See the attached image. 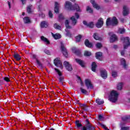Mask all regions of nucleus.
I'll list each match as a JSON object with an SVG mask.
<instances>
[{
	"mask_svg": "<svg viewBox=\"0 0 130 130\" xmlns=\"http://www.w3.org/2000/svg\"><path fill=\"white\" fill-rule=\"evenodd\" d=\"M64 8L68 11H76V12H82V10H81V9L80 8V6H79L78 4H75L73 5L72 3H71L70 1L66 2Z\"/></svg>",
	"mask_w": 130,
	"mask_h": 130,
	"instance_id": "obj_1",
	"label": "nucleus"
},
{
	"mask_svg": "<svg viewBox=\"0 0 130 130\" xmlns=\"http://www.w3.org/2000/svg\"><path fill=\"white\" fill-rule=\"evenodd\" d=\"M106 26H117L118 25V20L116 17L114 16L111 19V18H108L106 20Z\"/></svg>",
	"mask_w": 130,
	"mask_h": 130,
	"instance_id": "obj_2",
	"label": "nucleus"
},
{
	"mask_svg": "<svg viewBox=\"0 0 130 130\" xmlns=\"http://www.w3.org/2000/svg\"><path fill=\"white\" fill-rule=\"evenodd\" d=\"M118 95H119V93H118L117 91L113 90L111 92L110 95L109 96V99L110 101H111V102H113V103H115V102L117 101Z\"/></svg>",
	"mask_w": 130,
	"mask_h": 130,
	"instance_id": "obj_3",
	"label": "nucleus"
},
{
	"mask_svg": "<svg viewBox=\"0 0 130 130\" xmlns=\"http://www.w3.org/2000/svg\"><path fill=\"white\" fill-rule=\"evenodd\" d=\"M64 24H65V27H66V29H65V31L66 32V36L67 37H69V38H72V33L71 32V31H70V30H69L68 29H72V26L71 25H70V21H69V20H66L64 22Z\"/></svg>",
	"mask_w": 130,
	"mask_h": 130,
	"instance_id": "obj_4",
	"label": "nucleus"
},
{
	"mask_svg": "<svg viewBox=\"0 0 130 130\" xmlns=\"http://www.w3.org/2000/svg\"><path fill=\"white\" fill-rule=\"evenodd\" d=\"M85 122H86L85 125L83 126L82 128H81V130H95V127L93 126L91 124H90V121H89V119H85Z\"/></svg>",
	"mask_w": 130,
	"mask_h": 130,
	"instance_id": "obj_5",
	"label": "nucleus"
},
{
	"mask_svg": "<svg viewBox=\"0 0 130 130\" xmlns=\"http://www.w3.org/2000/svg\"><path fill=\"white\" fill-rule=\"evenodd\" d=\"M121 40L123 41V43H125V45H123L124 49H127V47L130 46V39L129 37H126L125 38H121Z\"/></svg>",
	"mask_w": 130,
	"mask_h": 130,
	"instance_id": "obj_6",
	"label": "nucleus"
},
{
	"mask_svg": "<svg viewBox=\"0 0 130 130\" xmlns=\"http://www.w3.org/2000/svg\"><path fill=\"white\" fill-rule=\"evenodd\" d=\"M79 18H80V15H79V13H75V16H73L70 18V20H71L72 22V25L73 26H75V25L77 24V22H78L77 20H78V19H79Z\"/></svg>",
	"mask_w": 130,
	"mask_h": 130,
	"instance_id": "obj_7",
	"label": "nucleus"
},
{
	"mask_svg": "<svg viewBox=\"0 0 130 130\" xmlns=\"http://www.w3.org/2000/svg\"><path fill=\"white\" fill-rule=\"evenodd\" d=\"M60 44V48L62 54L65 57H68V56H69V54L68 53V51H67V48L64 47V44H63L62 42H61Z\"/></svg>",
	"mask_w": 130,
	"mask_h": 130,
	"instance_id": "obj_8",
	"label": "nucleus"
},
{
	"mask_svg": "<svg viewBox=\"0 0 130 130\" xmlns=\"http://www.w3.org/2000/svg\"><path fill=\"white\" fill-rule=\"evenodd\" d=\"M85 84L87 89H93L94 88L90 79H85Z\"/></svg>",
	"mask_w": 130,
	"mask_h": 130,
	"instance_id": "obj_9",
	"label": "nucleus"
},
{
	"mask_svg": "<svg viewBox=\"0 0 130 130\" xmlns=\"http://www.w3.org/2000/svg\"><path fill=\"white\" fill-rule=\"evenodd\" d=\"M104 24V21H103V18L101 17L98 20V22L95 24V26L97 28H102Z\"/></svg>",
	"mask_w": 130,
	"mask_h": 130,
	"instance_id": "obj_10",
	"label": "nucleus"
},
{
	"mask_svg": "<svg viewBox=\"0 0 130 130\" xmlns=\"http://www.w3.org/2000/svg\"><path fill=\"white\" fill-rule=\"evenodd\" d=\"M63 66H64L66 69L67 71H69V72H72V71H73V67H72V65L70 64V62L64 61Z\"/></svg>",
	"mask_w": 130,
	"mask_h": 130,
	"instance_id": "obj_11",
	"label": "nucleus"
},
{
	"mask_svg": "<svg viewBox=\"0 0 130 130\" xmlns=\"http://www.w3.org/2000/svg\"><path fill=\"white\" fill-rule=\"evenodd\" d=\"M123 16L125 17L127 16V15L129 14V9L126 6L124 5L123 7V11H122Z\"/></svg>",
	"mask_w": 130,
	"mask_h": 130,
	"instance_id": "obj_12",
	"label": "nucleus"
},
{
	"mask_svg": "<svg viewBox=\"0 0 130 130\" xmlns=\"http://www.w3.org/2000/svg\"><path fill=\"white\" fill-rule=\"evenodd\" d=\"M54 64H55V67H57L60 68H62V63H61V61L57 58L54 60Z\"/></svg>",
	"mask_w": 130,
	"mask_h": 130,
	"instance_id": "obj_13",
	"label": "nucleus"
},
{
	"mask_svg": "<svg viewBox=\"0 0 130 130\" xmlns=\"http://www.w3.org/2000/svg\"><path fill=\"white\" fill-rule=\"evenodd\" d=\"M101 76L103 79H107V71L105 69L100 70Z\"/></svg>",
	"mask_w": 130,
	"mask_h": 130,
	"instance_id": "obj_14",
	"label": "nucleus"
},
{
	"mask_svg": "<svg viewBox=\"0 0 130 130\" xmlns=\"http://www.w3.org/2000/svg\"><path fill=\"white\" fill-rule=\"evenodd\" d=\"M72 50L73 53H75V54H76V55H77V56H82V53L81 52V51H80V50L77 49L75 47H73L72 48Z\"/></svg>",
	"mask_w": 130,
	"mask_h": 130,
	"instance_id": "obj_15",
	"label": "nucleus"
},
{
	"mask_svg": "<svg viewBox=\"0 0 130 130\" xmlns=\"http://www.w3.org/2000/svg\"><path fill=\"white\" fill-rule=\"evenodd\" d=\"M84 44L86 47H88V48H93V47H94L93 43L90 42V41L88 39H86L85 40Z\"/></svg>",
	"mask_w": 130,
	"mask_h": 130,
	"instance_id": "obj_16",
	"label": "nucleus"
},
{
	"mask_svg": "<svg viewBox=\"0 0 130 130\" xmlns=\"http://www.w3.org/2000/svg\"><path fill=\"white\" fill-rule=\"evenodd\" d=\"M90 3L94 9H96V10H100V6L96 3L95 0H90Z\"/></svg>",
	"mask_w": 130,
	"mask_h": 130,
	"instance_id": "obj_17",
	"label": "nucleus"
},
{
	"mask_svg": "<svg viewBox=\"0 0 130 130\" xmlns=\"http://www.w3.org/2000/svg\"><path fill=\"white\" fill-rule=\"evenodd\" d=\"M75 60L77 63H79L82 68H85V63L84 61L79 58L75 59Z\"/></svg>",
	"mask_w": 130,
	"mask_h": 130,
	"instance_id": "obj_18",
	"label": "nucleus"
},
{
	"mask_svg": "<svg viewBox=\"0 0 130 130\" xmlns=\"http://www.w3.org/2000/svg\"><path fill=\"white\" fill-rule=\"evenodd\" d=\"M54 12L56 14H58L59 13V8L58 7V3L57 2L55 3V7L54 8Z\"/></svg>",
	"mask_w": 130,
	"mask_h": 130,
	"instance_id": "obj_19",
	"label": "nucleus"
},
{
	"mask_svg": "<svg viewBox=\"0 0 130 130\" xmlns=\"http://www.w3.org/2000/svg\"><path fill=\"white\" fill-rule=\"evenodd\" d=\"M41 40L43 41V42H45L46 44H50V41H49L47 38H45V37L43 36L41 37Z\"/></svg>",
	"mask_w": 130,
	"mask_h": 130,
	"instance_id": "obj_20",
	"label": "nucleus"
},
{
	"mask_svg": "<svg viewBox=\"0 0 130 130\" xmlns=\"http://www.w3.org/2000/svg\"><path fill=\"white\" fill-rule=\"evenodd\" d=\"M116 40H117V37H116V35H113L111 36L110 39V42L111 43H112L113 42H115V41H116Z\"/></svg>",
	"mask_w": 130,
	"mask_h": 130,
	"instance_id": "obj_21",
	"label": "nucleus"
},
{
	"mask_svg": "<svg viewBox=\"0 0 130 130\" xmlns=\"http://www.w3.org/2000/svg\"><path fill=\"white\" fill-rule=\"evenodd\" d=\"M97 64L95 62H92L91 64V71L92 72H96V69H97Z\"/></svg>",
	"mask_w": 130,
	"mask_h": 130,
	"instance_id": "obj_22",
	"label": "nucleus"
},
{
	"mask_svg": "<svg viewBox=\"0 0 130 130\" xmlns=\"http://www.w3.org/2000/svg\"><path fill=\"white\" fill-rule=\"evenodd\" d=\"M23 22L24 24H30L31 23V20L28 16H26L23 18Z\"/></svg>",
	"mask_w": 130,
	"mask_h": 130,
	"instance_id": "obj_23",
	"label": "nucleus"
},
{
	"mask_svg": "<svg viewBox=\"0 0 130 130\" xmlns=\"http://www.w3.org/2000/svg\"><path fill=\"white\" fill-rule=\"evenodd\" d=\"M13 57L15 58V59H16V60H17V61H19V60H21V56L20 55V54H18V53H15L13 55Z\"/></svg>",
	"mask_w": 130,
	"mask_h": 130,
	"instance_id": "obj_24",
	"label": "nucleus"
},
{
	"mask_svg": "<svg viewBox=\"0 0 130 130\" xmlns=\"http://www.w3.org/2000/svg\"><path fill=\"white\" fill-rule=\"evenodd\" d=\"M52 35L53 38L55 39V40H57V39H60V38H61V36H60V34H53V33H52Z\"/></svg>",
	"mask_w": 130,
	"mask_h": 130,
	"instance_id": "obj_25",
	"label": "nucleus"
},
{
	"mask_svg": "<svg viewBox=\"0 0 130 130\" xmlns=\"http://www.w3.org/2000/svg\"><path fill=\"white\" fill-rule=\"evenodd\" d=\"M122 88H123V83L120 82L117 85V89L119 91H121L122 90Z\"/></svg>",
	"mask_w": 130,
	"mask_h": 130,
	"instance_id": "obj_26",
	"label": "nucleus"
},
{
	"mask_svg": "<svg viewBox=\"0 0 130 130\" xmlns=\"http://www.w3.org/2000/svg\"><path fill=\"white\" fill-rule=\"evenodd\" d=\"M122 121L128 122L130 121V115L125 116L122 117Z\"/></svg>",
	"mask_w": 130,
	"mask_h": 130,
	"instance_id": "obj_27",
	"label": "nucleus"
},
{
	"mask_svg": "<svg viewBox=\"0 0 130 130\" xmlns=\"http://www.w3.org/2000/svg\"><path fill=\"white\" fill-rule=\"evenodd\" d=\"M102 56V52H98L95 53V57L96 59H99V60H101V59H100V57Z\"/></svg>",
	"mask_w": 130,
	"mask_h": 130,
	"instance_id": "obj_28",
	"label": "nucleus"
},
{
	"mask_svg": "<svg viewBox=\"0 0 130 130\" xmlns=\"http://www.w3.org/2000/svg\"><path fill=\"white\" fill-rule=\"evenodd\" d=\"M26 13L31 14L32 13V5H29L26 7Z\"/></svg>",
	"mask_w": 130,
	"mask_h": 130,
	"instance_id": "obj_29",
	"label": "nucleus"
},
{
	"mask_svg": "<svg viewBox=\"0 0 130 130\" xmlns=\"http://www.w3.org/2000/svg\"><path fill=\"white\" fill-rule=\"evenodd\" d=\"M75 125L77 126V128H80V127H82V126H83V124L80 122V120H77L75 121Z\"/></svg>",
	"mask_w": 130,
	"mask_h": 130,
	"instance_id": "obj_30",
	"label": "nucleus"
},
{
	"mask_svg": "<svg viewBox=\"0 0 130 130\" xmlns=\"http://www.w3.org/2000/svg\"><path fill=\"white\" fill-rule=\"evenodd\" d=\"M95 102L98 105H102V104H104V101L100 99L99 98L96 99Z\"/></svg>",
	"mask_w": 130,
	"mask_h": 130,
	"instance_id": "obj_31",
	"label": "nucleus"
},
{
	"mask_svg": "<svg viewBox=\"0 0 130 130\" xmlns=\"http://www.w3.org/2000/svg\"><path fill=\"white\" fill-rule=\"evenodd\" d=\"M48 26L47 22L45 21H43L41 23V28H47Z\"/></svg>",
	"mask_w": 130,
	"mask_h": 130,
	"instance_id": "obj_32",
	"label": "nucleus"
},
{
	"mask_svg": "<svg viewBox=\"0 0 130 130\" xmlns=\"http://www.w3.org/2000/svg\"><path fill=\"white\" fill-rule=\"evenodd\" d=\"M121 64L123 66L124 69L126 68V61H125V59H124V58H122L121 59Z\"/></svg>",
	"mask_w": 130,
	"mask_h": 130,
	"instance_id": "obj_33",
	"label": "nucleus"
},
{
	"mask_svg": "<svg viewBox=\"0 0 130 130\" xmlns=\"http://www.w3.org/2000/svg\"><path fill=\"white\" fill-rule=\"evenodd\" d=\"M80 91L82 94H84V95H88L89 94V92L87 91V90L81 87L80 88Z\"/></svg>",
	"mask_w": 130,
	"mask_h": 130,
	"instance_id": "obj_34",
	"label": "nucleus"
},
{
	"mask_svg": "<svg viewBox=\"0 0 130 130\" xmlns=\"http://www.w3.org/2000/svg\"><path fill=\"white\" fill-rule=\"evenodd\" d=\"M95 46L98 49H101L102 47H103V45H102V43L98 42L95 44Z\"/></svg>",
	"mask_w": 130,
	"mask_h": 130,
	"instance_id": "obj_35",
	"label": "nucleus"
},
{
	"mask_svg": "<svg viewBox=\"0 0 130 130\" xmlns=\"http://www.w3.org/2000/svg\"><path fill=\"white\" fill-rule=\"evenodd\" d=\"M76 42H81L82 39V35H79L75 37Z\"/></svg>",
	"mask_w": 130,
	"mask_h": 130,
	"instance_id": "obj_36",
	"label": "nucleus"
},
{
	"mask_svg": "<svg viewBox=\"0 0 130 130\" xmlns=\"http://www.w3.org/2000/svg\"><path fill=\"white\" fill-rule=\"evenodd\" d=\"M54 29H56V30H61V26L60 25L57 24V23H55L54 24Z\"/></svg>",
	"mask_w": 130,
	"mask_h": 130,
	"instance_id": "obj_37",
	"label": "nucleus"
},
{
	"mask_svg": "<svg viewBox=\"0 0 130 130\" xmlns=\"http://www.w3.org/2000/svg\"><path fill=\"white\" fill-rule=\"evenodd\" d=\"M84 56H91L92 53L89 51H85L84 53Z\"/></svg>",
	"mask_w": 130,
	"mask_h": 130,
	"instance_id": "obj_38",
	"label": "nucleus"
},
{
	"mask_svg": "<svg viewBox=\"0 0 130 130\" xmlns=\"http://www.w3.org/2000/svg\"><path fill=\"white\" fill-rule=\"evenodd\" d=\"M87 27H88V28H90V29H92V28H94V22H90L89 23H88Z\"/></svg>",
	"mask_w": 130,
	"mask_h": 130,
	"instance_id": "obj_39",
	"label": "nucleus"
},
{
	"mask_svg": "<svg viewBox=\"0 0 130 130\" xmlns=\"http://www.w3.org/2000/svg\"><path fill=\"white\" fill-rule=\"evenodd\" d=\"M93 37L94 39H95V40H99V39H100V38L99 37L98 34L96 32L93 34Z\"/></svg>",
	"mask_w": 130,
	"mask_h": 130,
	"instance_id": "obj_40",
	"label": "nucleus"
},
{
	"mask_svg": "<svg viewBox=\"0 0 130 130\" xmlns=\"http://www.w3.org/2000/svg\"><path fill=\"white\" fill-rule=\"evenodd\" d=\"M86 12H88L89 14H93V10L92 8L89 6L86 7Z\"/></svg>",
	"mask_w": 130,
	"mask_h": 130,
	"instance_id": "obj_41",
	"label": "nucleus"
},
{
	"mask_svg": "<svg viewBox=\"0 0 130 130\" xmlns=\"http://www.w3.org/2000/svg\"><path fill=\"white\" fill-rule=\"evenodd\" d=\"M37 63L38 64V66H39V68H40V69H43V65L42 64V63L40 61H39V60L37 59Z\"/></svg>",
	"mask_w": 130,
	"mask_h": 130,
	"instance_id": "obj_42",
	"label": "nucleus"
},
{
	"mask_svg": "<svg viewBox=\"0 0 130 130\" xmlns=\"http://www.w3.org/2000/svg\"><path fill=\"white\" fill-rule=\"evenodd\" d=\"M118 32L120 34H123L125 32V29L124 28H119Z\"/></svg>",
	"mask_w": 130,
	"mask_h": 130,
	"instance_id": "obj_43",
	"label": "nucleus"
},
{
	"mask_svg": "<svg viewBox=\"0 0 130 130\" xmlns=\"http://www.w3.org/2000/svg\"><path fill=\"white\" fill-rule=\"evenodd\" d=\"M58 20H59V21H61L62 20H64V16H63L62 14H60L58 16Z\"/></svg>",
	"mask_w": 130,
	"mask_h": 130,
	"instance_id": "obj_44",
	"label": "nucleus"
},
{
	"mask_svg": "<svg viewBox=\"0 0 130 130\" xmlns=\"http://www.w3.org/2000/svg\"><path fill=\"white\" fill-rule=\"evenodd\" d=\"M112 77L113 78H116V77H117V72L116 71H112Z\"/></svg>",
	"mask_w": 130,
	"mask_h": 130,
	"instance_id": "obj_45",
	"label": "nucleus"
},
{
	"mask_svg": "<svg viewBox=\"0 0 130 130\" xmlns=\"http://www.w3.org/2000/svg\"><path fill=\"white\" fill-rule=\"evenodd\" d=\"M55 72H56L58 75V76H59V77H61L62 76V74H61V72L57 69L55 68Z\"/></svg>",
	"mask_w": 130,
	"mask_h": 130,
	"instance_id": "obj_46",
	"label": "nucleus"
},
{
	"mask_svg": "<svg viewBox=\"0 0 130 130\" xmlns=\"http://www.w3.org/2000/svg\"><path fill=\"white\" fill-rule=\"evenodd\" d=\"M63 80H64V78L62 77H60L59 78V82L60 83V84H61V85H63Z\"/></svg>",
	"mask_w": 130,
	"mask_h": 130,
	"instance_id": "obj_47",
	"label": "nucleus"
},
{
	"mask_svg": "<svg viewBox=\"0 0 130 130\" xmlns=\"http://www.w3.org/2000/svg\"><path fill=\"white\" fill-rule=\"evenodd\" d=\"M4 80L5 81V82H7V83H9V82H11V80H10V78L8 77H4Z\"/></svg>",
	"mask_w": 130,
	"mask_h": 130,
	"instance_id": "obj_48",
	"label": "nucleus"
},
{
	"mask_svg": "<svg viewBox=\"0 0 130 130\" xmlns=\"http://www.w3.org/2000/svg\"><path fill=\"white\" fill-rule=\"evenodd\" d=\"M100 125H101V126H102V127H103V128H104V129L109 130V129H108V128L107 127H106V125H105L102 123H100Z\"/></svg>",
	"mask_w": 130,
	"mask_h": 130,
	"instance_id": "obj_49",
	"label": "nucleus"
},
{
	"mask_svg": "<svg viewBox=\"0 0 130 130\" xmlns=\"http://www.w3.org/2000/svg\"><path fill=\"white\" fill-rule=\"evenodd\" d=\"M44 52H45V53L48 55H50L51 54L50 51L46 49L44 50Z\"/></svg>",
	"mask_w": 130,
	"mask_h": 130,
	"instance_id": "obj_50",
	"label": "nucleus"
},
{
	"mask_svg": "<svg viewBox=\"0 0 130 130\" xmlns=\"http://www.w3.org/2000/svg\"><path fill=\"white\" fill-rule=\"evenodd\" d=\"M89 108V106H88L87 105H86L85 107H83L82 109H83V110H84V111H88V108Z\"/></svg>",
	"mask_w": 130,
	"mask_h": 130,
	"instance_id": "obj_51",
	"label": "nucleus"
},
{
	"mask_svg": "<svg viewBox=\"0 0 130 130\" xmlns=\"http://www.w3.org/2000/svg\"><path fill=\"white\" fill-rule=\"evenodd\" d=\"M98 119H99V120L102 121V120H103V119H104V117L102 115H99Z\"/></svg>",
	"mask_w": 130,
	"mask_h": 130,
	"instance_id": "obj_52",
	"label": "nucleus"
},
{
	"mask_svg": "<svg viewBox=\"0 0 130 130\" xmlns=\"http://www.w3.org/2000/svg\"><path fill=\"white\" fill-rule=\"evenodd\" d=\"M32 59H36V61H37V55H36V54H33L32 55Z\"/></svg>",
	"mask_w": 130,
	"mask_h": 130,
	"instance_id": "obj_53",
	"label": "nucleus"
},
{
	"mask_svg": "<svg viewBox=\"0 0 130 130\" xmlns=\"http://www.w3.org/2000/svg\"><path fill=\"white\" fill-rule=\"evenodd\" d=\"M49 17L50 18H52L53 17V14H52L51 11H49Z\"/></svg>",
	"mask_w": 130,
	"mask_h": 130,
	"instance_id": "obj_54",
	"label": "nucleus"
},
{
	"mask_svg": "<svg viewBox=\"0 0 130 130\" xmlns=\"http://www.w3.org/2000/svg\"><path fill=\"white\" fill-rule=\"evenodd\" d=\"M122 130H129V127L127 126V127H121Z\"/></svg>",
	"mask_w": 130,
	"mask_h": 130,
	"instance_id": "obj_55",
	"label": "nucleus"
},
{
	"mask_svg": "<svg viewBox=\"0 0 130 130\" xmlns=\"http://www.w3.org/2000/svg\"><path fill=\"white\" fill-rule=\"evenodd\" d=\"M80 105V107H81L82 108H83V107H85L87 105L85 104H79Z\"/></svg>",
	"mask_w": 130,
	"mask_h": 130,
	"instance_id": "obj_56",
	"label": "nucleus"
},
{
	"mask_svg": "<svg viewBox=\"0 0 130 130\" xmlns=\"http://www.w3.org/2000/svg\"><path fill=\"white\" fill-rule=\"evenodd\" d=\"M22 5H26V0H20Z\"/></svg>",
	"mask_w": 130,
	"mask_h": 130,
	"instance_id": "obj_57",
	"label": "nucleus"
},
{
	"mask_svg": "<svg viewBox=\"0 0 130 130\" xmlns=\"http://www.w3.org/2000/svg\"><path fill=\"white\" fill-rule=\"evenodd\" d=\"M83 24H84L85 26H88V23L87 22V21L84 20V21H83Z\"/></svg>",
	"mask_w": 130,
	"mask_h": 130,
	"instance_id": "obj_58",
	"label": "nucleus"
},
{
	"mask_svg": "<svg viewBox=\"0 0 130 130\" xmlns=\"http://www.w3.org/2000/svg\"><path fill=\"white\" fill-rule=\"evenodd\" d=\"M7 3L9 7V9H11V2H10V1H8Z\"/></svg>",
	"mask_w": 130,
	"mask_h": 130,
	"instance_id": "obj_59",
	"label": "nucleus"
},
{
	"mask_svg": "<svg viewBox=\"0 0 130 130\" xmlns=\"http://www.w3.org/2000/svg\"><path fill=\"white\" fill-rule=\"evenodd\" d=\"M121 55H124V50L121 51Z\"/></svg>",
	"mask_w": 130,
	"mask_h": 130,
	"instance_id": "obj_60",
	"label": "nucleus"
},
{
	"mask_svg": "<svg viewBox=\"0 0 130 130\" xmlns=\"http://www.w3.org/2000/svg\"><path fill=\"white\" fill-rule=\"evenodd\" d=\"M113 47H114V48L115 49H117L118 46H117V45H114Z\"/></svg>",
	"mask_w": 130,
	"mask_h": 130,
	"instance_id": "obj_61",
	"label": "nucleus"
},
{
	"mask_svg": "<svg viewBox=\"0 0 130 130\" xmlns=\"http://www.w3.org/2000/svg\"><path fill=\"white\" fill-rule=\"evenodd\" d=\"M120 21L121 22V23H123V22H124V19L121 18L120 19Z\"/></svg>",
	"mask_w": 130,
	"mask_h": 130,
	"instance_id": "obj_62",
	"label": "nucleus"
},
{
	"mask_svg": "<svg viewBox=\"0 0 130 130\" xmlns=\"http://www.w3.org/2000/svg\"><path fill=\"white\" fill-rule=\"evenodd\" d=\"M0 84H1L2 85H3V84H4V80H0Z\"/></svg>",
	"mask_w": 130,
	"mask_h": 130,
	"instance_id": "obj_63",
	"label": "nucleus"
},
{
	"mask_svg": "<svg viewBox=\"0 0 130 130\" xmlns=\"http://www.w3.org/2000/svg\"><path fill=\"white\" fill-rule=\"evenodd\" d=\"M105 3H109V0H105Z\"/></svg>",
	"mask_w": 130,
	"mask_h": 130,
	"instance_id": "obj_64",
	"label": "nucleus"
}]
</instances>
